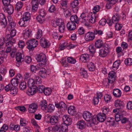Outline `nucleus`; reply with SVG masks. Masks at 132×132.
I'll return each mask as SVG.
<instances>
[{
  "label": "nucleus",
  "mask_w": 132,
  "mask_h": 132,
  "mask_svg": "<svg viewBox=\"0 0 132 132\" xmlns=\"http://www.w3.org/2000/svg\"><path fill=\"white\" fill-rule=\"evenodd\" d=\"M65 28V26L64 24L63 23L59 27V30L61 32H64Z\"/></svg>",
  "instance_id": "62"
},
{
  "label": "nucleus",
  "mask_w": 132,
  "mask_h": 132,
  "mask_svg": "<svg viewBox=\"0 0 132 132\" xmlns=\"http://www.w3.org/2000/svg\"><path fill=\"white\" fill-rule=\"evenodd\" d=\"M68 125L65 123H62L60 125L61 131L62 132H66L68 131Z\"/></svg>",
  "instance_id": "35"
},
{
  "label": "nucleus",
  "mask_w": 132,
  "mask_h": 132,
  "mask_svg": "<svg viewBox=\"0 0 132 132\" xmlns=\"http://www.w3.org/2000/svg\"><path fill=\"white\" fill-rule=\"evenodd\" d=\"M31 122L32 124L35 127L38 129L39 128V127L38 125L37 121L34 119H32L31 120Z\"/></svg>",
  "instance_id": "61"
},
{
  "label": "nucleus",
  "mask_w": 132,
  "mask_h": 132,
  "mask_svg": "<svg viewBox=\"0 0 132 132\" xmlns=\"http://www.w3.org/2000/svg\"><path fill=\"white\" fill-rule=\"evenodd\" d=\"M28 122L23 118H21L20 120V125L21 126H25L27 124Z\"/></svg>",
  "instance_id": "52"
},
{
  "label": "nucleus",
  "mask_w": 132,
  "mask_h": 132,
  "mask_svg": "<svg viewBox=\"0 0 132 132\" xmlns=\"http://www.w3.org/2000/svg\"><path fill=\"white\" fill-rule=\"evenodd\" d=\"M95 37L96 36H102L103 33V31L98 29H95L92 31Z\"/></svg>",
  "instance_id": "19"
},
{
  "label": "nucleus",
  "mask_w": 132,
  "mask_h": 132,
  "mask_svg": "<svg viewBox=\"0 0 132 132\" xmlns=\"http://www.w3.org/2000/svg\"><path fill=\"white\" fill-rule=\"evenodd\" d=\"M102 113L106 115L110 112L109 108L106 106L103 107L102 108Z\"/></svg>",
  "instance_id": "55"
},
{
  "label": "nucleus",
  "mask_w": 132,
  "mask_h": 132,
  "mask_svg": "<svg viewBox=\"0 0 132 132\" xmlns=\"http://www.w3.org/2000/svg\"><path fill=\"white\" fill-rule=\"evenodd\" d=\"M68 111L70 114L72 115H74L76 112L75 107L72 106H69L68 109Z\"/></svg>",
  "instance_id": "31"
},
{
  "label": "nucleus",
  "mask_w": 132,
  "mask_h": 132,
  "mask_svg": "<svg viewBox=\"0 0 132 132\" xmlns=\"http://www.w3.org/2000/svg\"><path fill=\"white\" fill-rule=\"evenodd\" d=\"M42 35V31L41 30L38 29L37 34L36 35V37L37 39H40Z\"/></svg>",
  "instance_id": "54"
},
{
  "label": "nucleus",
  "mask_w": 132,
  "mask_h": 132,
  "mask_svg": "<svg viewBox=\"0 0 132 132\" xmlns=\"http://www.w3.org/2000/svg\"><path fill=\"white\" fill-rule=\"evenodd\" d=\"M37 88H36L37 91L39 93H42L43 92L44 90L45 89L44 86L42 85H37Z\"/></svg>",
  "instance_id": "41"
},
{
  "label": "nucleus",
  "mask_w": 132,
  "mask_h": 132,
  "mask_svg": "<svg viewBox=\"0 0 132 132\" xmlns=\"http://www.w3.org/2000/svg\"><path fill=\"white\" fill-rule=\"evenodd\" d=\"M30 40H28L27 42V48L29 50H33L34 49V47L32 46V44L30 43Z\"/></svg>",
  "instance_id": "60"
},
{
  "label": "nucleus",
  "mask_w": 132,
  "mask_h": 132,
  "mask_svg": "<svg viewBox=\"0 0 132 132\" xmlns=\"http://www.w3.org/2000/svg\"><path fill=\"white\" fill-rule=\"evenodd\" d=\"M103 40L101 39H98L96 41L95 45L97 48H100L103 46Z\"/></svg>",
  "instance_id": "25"
},
{
  "label": "nucleus",
  "mask_w": 132,
  "mask_h": 132,
  "mask_svg": "<svg viewBox=\"0 0 132 132\" xmlns=\"http://www.w3.org/2000/svg\"><path fill=\"white\" fill-rule=\"evenodd\" d=\"M13 36L10 35L9 34L7 35L5 37V44L12 43L13 44L15 42V40L13 38Z\"/></svg>",
  "instance_id": "8"
},
{
  "label": "nucleus",
  "mask_w": 132,
  "mask_h": 132,
  "mask_svg": "<svg viewBox=\"0 0 132 132\" xmlns=\"http://www.w3.org/2000/svg\"><path fill=\"white\" fill-rule=\"evenodd\" d=\"M55 106L57 108L65 110L67 109L66 104L63 102H55Z\"/></svg>",
  "instance_id": "7"
},
{
  "label": "nucleus",
  "mask_w": 132,
  "mask_h": 132,
  "mask_svg": "<svg viewBox=\"0 0 132 132\" xmlns=\"http://www.w3.org/2000/svg\"><path fill=\"white\" fill-rule=\"evenodd\" d=\"M79 4V2L78 0H75L73 1L70 4V6L72 8H73L76 7V9H77V11L78 8L77 7Z\"/></svg>",
  "instance_id": "34"
},
{
  "label": "nucleus",
  "mask_w": 132,
  "mask_h": 132,
  "mask_svg": "<svg viewBox=\"0 0 132 132\" xmlns=\"http://www.w3.org/2000/svg\"><path fill=\"white\" fill-rule=\"evenodd\" d=\"M35 84L34 80L32 79H29L28 82V87L34 86L35 85H34Z\"/></svg>",
  "instance_id": "45"
},
{
  "label": "nucleus",
  "mask_w": 132,
  "mask_h": 132,
  "mask_svg": "<svg viewBox=\"0 0 132 132\" xmlns=\"http://www.w3.org/2000/svg\"><path fill=\"white\" fill-rule=\"evenodd\" d=\"M98 121L101 122H104L106 119V115L102 113H100L97 115Z\"/></svg>",
  "instance_id": "18"
},
{
  "label": "nucleus",
  "mask_w": 132,
  "mask_h": 132,
  "mask_svg": "<svg viewBox=\"0 0 132 132\" xmlns=\"http://www.w3.org/2000/svg\"><path fill=\"white\" fill-rule=\"evenodd\" d=\"M67 26L68 29L69 31L73 30L76 28L75 23L71 22H69L68 23Z\"/></svg>",
  "instance_id": "13"
},
{
  "label": "nucleus",
  "mask_w": 132,
  "mask_h": 132,
  "mask_svg": "<svg viewBox=\"0 0 132 132\" xmlns=\"http://www.w3.org/2000/svg\"><path fill=\"white\" fill-rule=\"evenodd\" d=\"M110 49L108 45H105L102 49L99 50V55L100 57H106L110 52Z\"/></svg>",
  "instance_id": "2"
},
{
  "label": "nucleus",
  "mask_w": 132,
  "mask_h": 132,
  "mask_svg": "<svg viewBox=\"0 0 132 132\" xmlns=\"http://www.w3.org/2000/svg\"><path fill=\"white\" fill-rule=\"evenodd\" d=\"M47 104L46 101L43 100L41 101L40 105L41 109L43 110L46 109L47 107Z\"/></svg>",
  "instance_id": "33"
},
{
  "label": "nucleus",
  "mask_w": 132,
  "mask_h": 132,
  "mask_svg": "<svg viewBox=\"0 0 132 132\" xmlns=\"http://www.w3.org/2000/svg\"><path fill=\"white\" fill-rule=\"evenodd\" d=\"M31 31L28 28L25 29L23 31V36L25 39H27L31 36Z\"/></svg>",
  "instance_id": "20"
},
{
  "label": "nucleus",
  "mask_w": 132,
  "mask_h": 132,
  "mask_svg": "<svg viewBox=\"0 0 132 132\" xmlns=\"http://www.w3.org/2000/svg\"><path fill=\"white\" fill-rule=\"evenodd\" d=\"M0 23L4 27L6 26L7 23V21L4 15L2 13H0Z\"/></svg>",
  "instance_id": "11"
},
{
  "label": "nucleus",
  "mask_w": 132,
  "mask_h": 132,
  "mask_svg": "<svg viewBox=\"0 0 132 132\" xmlns=\"http://www.w3.org/2000/svg\"><path fill=\"white\" fill-rule=\"evenodd\" d=\"M120 18L119 15L117 13L115 14L112 18V22L114 24H117L118 23Z\"/></svg>",
  "instance_id": "27"
},
{
  "label": "nucleus",
  "mask_w": 132,
  "mask_h": 132,
  "mask_svg": "<svg viewBox=\"0 0 132 132\" xmlns=\"http://www.w3.org/2000/svg\"><path fill=\"white\" fill-rule=\"evenodd\" d=\"M18 91V89L15 88V87H13L10 91V94L12 95H15L16 94Z\"/></svg>",
  "instance_id": "57"
},
{
  "label": "nucleus",
  "mask_w": 132,
  "mask_h": 132,
  "mask_svg": "<svg viewBox=\"0 0 132 132\" xmlns=\"http://www.w3.org/2000/svg\"><path fill=\"white\" fill-rule=\"evenodd\" d=\"M100 8V7L98 5H96L95 6L93 9V14H96V12H98Z\"/></svg>",
  "instance_id": "63"
},
{
  "label": "nucleus",
  "mask_w": 132,
  "mask_h": 132,
  "mask_svg": "<svg viewBox=\"0 0 132 132\" xmlns=\"http://www.w3.org/2000/svg\"><path fill=\"white\" fill-rule=\"evenodd\" d=\"M79 20L83 22H86L87 19H86V16L85 14L84 13H82L80 15Z\"/></svg>",
  "instance_id": "40"
},
{
  "label": "nucleus",
  "mask_w": 132,
  "mask_h": 132,
  "mask_svg": "<svg viewBox=\"0 0 132 132\" xmlns=\"http://www.w3.org/2000/svg\"><path fill=\"white\" fill-rule=\"evenodd\" d=\"M67 1L66 0H61L60 1V8L63 10L66 9L67 7Z\"/></svg>",
  "instance_id": "26"
},
{
  "label": "nucleus",
  "mask_w": 132,
  "mask_h": 132,
  "mask_svg": "<svg viewBox=\"0 0 132 132\" xmlns=\"http://www.w3.org/2000/svg\"><path fill=\"white\" fill-rule=\"evenodd\" d=\"M59 120L58 117L55 116H52L50 118V123L51 125H54L57 123Z\"/></svg>",
  "instance_id": "22"
},
{
  "label": "nucleus",
  "mask_w": 132,
  "mask_h": 132,
  "mask_svg": "<svg viewBox=\"0 0 132 132\" xmlns=\"http://www.w3.org/2000/svg\"><path fill=\"white\" fill-rule=\"evenodd\" d=\"M23 6V4L22 2H18L16 4L15 7L16 10H20Z\"/></svg>",
  "instance_id": "50"
},
{
  "label": "nucleus",
  "mask_w": 132,
  "mask_h": 132,
  "mask_svg": "<svg viewBox=\"0 0 132 132\" xmlns=\"http://www.w3.org/2000/svg\"><path fill=\"white\" fill-rule=\"evenodd\" d=\"M53 131L54 132H60L61 131L60 125H56L53 128Z\"/></svg>",
  "instance_id": "51"
},
{
  "label": "nucleus",
  "mask_w": 132,
  "mask_h": 132,
  "mask_svg": "<svg viewBox=\"0 0 132 132\" xmlns=\"http://www.w3.org/2000/svg\"><path fill=\"white\" fill-rule=\"evenodd\" d=\"M125 63L126 65H132V59L128 58L125 61Z\"/></svg>",
  "instance_id": "58"
},
{
  "label": "nucleus",
  "mask_w": 132,
  "mask_h": 132,
  "mask_svg": "<svg viewBox=\"0 0 132 132\" xmlns=\"http://www.w3.org/2000/svg\"><path fill=\"white\" fill-rule=\"evenodd\" d=\"M62 119L65 123L68 125L71 124L72 119L70 117L67 115L64 116L62 118Z\"/></svg>",
  "instance_id": "12"
},
{
  "label": "nucleus",
  "mask_w": 132,
  "mask_h": 132,
  "mask_svg": "<svg viewBox=\"0 0 132 132\" xmlns=\"http://www.w3.org/2000/svg\"><path fill=\"white\" fill-rule=\"evenodd\" d=\"M26 83L25 82H21L19 84V87L20 89L23 90L26 88Z\"/></svg>",
  "instance_id": "47"
},
{
  "label": "nucleus",
  "mask_w": 132,
  "mask_h": 132,
  "mask_svg": "<svg viewBox=\"0 0 132 132\" xmlns=\"http://www.w3.org/2000/svg\"><path fill=\"white\" fill-rule=\"evenodd\" d=\"M114 105L116 107H120L121 108H123L124 106V103L120 100H117L114 102Z\"/></svg>",
  "instance_id": "21"
},
{
  "label": "nucleus",
  "mask_w": 132,
  "mask_h": 132,
  "mask_svg": "<svg viewBox=\"0 0 132 132\" xmlns=\"http://www.w3.org/2000/svg\"><path fill=\"white\" fill-rule=\"evenodd\" d=\"M113 94L114 97H120L121 96L122 92L120 90L116 88L113 89Z\"/></svg>",
  "instance_id": "15"
},
{
  "label": "nucleus",
  "mask_w": 132,
  "mask_h": 132,
  "mask_svg": "<svg viewBox=\"0 0 132 132\" xmlns=\"http://www.w3.org/2000/svg\"><path fill=\"white\" fill-rule=\"evenodd\" d=\"M120 64V60H117L115 61L113 64V69L114 70H117Z\"/></svg>",
  "instance_id": "38"
},
{
  "label": "nucleus",
  "mask_w": 132,
  "mask_h": 132,
  "mask_svg": "<svg viewBox=\"0 0 132 132\" xmlns=\"http://www.w3.org/2000/svg\"><path fill=\"white\" fill-rule=\"evenodd\" d=\"M40 43L41 45L44 48L47 47L50 45L49 42L46 40L44 38H42L40 39Z\"/></svg>",
  "instance_id": "10"
},
{
  "label": "nucleus",
  "mask_w": 132,
  "mask_h": 132,
  "mask_svg": "<svg viewBox=\"0 0 132 132\" xmlns=\"http://www.w3.org/2000/svg\"><path fill=\"white\" fill-rule=\"evenodd\" d=\"M70 20L71 22L78 23H79V19L76 15H72L70 18Z\"/></svg>",
  "instance_id": "30"
},
{
  "label": "nucleus",
  "mask_w": 132,
  "mask_h": 132,
  "mask_svg": "<svg viewBox=\"0 0 132 132\" xmlns=\"http://www.w3.org/2000/svg\"><path fill=\"white\" fill-rule=\"evenodd\" d=\"M24 55L21 53H16V61L19 63H21L24 60Z\"/></svg>",
  "instance_id": "9"
},
{
  "label": "nucleus",
  "mask_w": 132,
  "mask_h": 132,
  "mask_svg": "<svg viewBox=\"0 0 132 132\" xmlns=\"http://www.w3.org/2000/svg\"><path fill=\"white\" fill-rule=\"evenodd\" d=\"M37 86L35 85L32 87H29L27 91V93L29 96H32L37 92Z\"/></svg>",
  "instance_id": "3"
},
{
  "label": "nucleus",
  "mask_w": 132,
  "mask_h": 132,
  "mask_svg": "<svg viewBox=\"0 0 132 132\" xmlns=\"http://www.w3.org/2000/svg\"><path fill=\"white\" fill-rule=\"evenodd\" d=\"M115 73L114 71H110L109 73L108 78L110 80V82L113 83L115 80Z\"/></svg>",
  "instance_id": "16"
},
{
  "label": "nucleus",
  "mask_w": 132,
  "mask_h": 132,
  "mask_svg": "<svg viewBox=\"0 0 132 132\" xmlns=\"http://www.w3.org/2000/svg\"><path fill=\"white\" fill-rule=\"evenodd\" d=\"M67 61L71 64H74L76 62V60L72 57H68L67 59Z\"/></svg>",
  "instance_id": "53"
},
{
  "label": "nucleus",
  "mask_w": 132,
  "mask_h": 132,
  "mask_svg": "<svg viewBox=\"0 0 132 132\" xmlns=\"http://www.w3.org/2000/svg\"><path fill=\"white\" fill-rule=\"evenodd\" d=\"M28 22L24 20V19L22 18L19 21L18 23L20 26L25 27L28 24Z\"/></svg>",
  "instance_id": "32"
},
{
  "label": "nucleus",
  "mask_w": 132,
  "mask_h": 132,
  "mask_svg": "<svg viewBox=\"0 0 132 132\" xmlns=\"http://www.w3.org/2000/svg\"><path fill=\"white\" fill-rule=\"evenodd\" d=\"M95 38L92 31L88 32L85 34V39L87 41L93 40Z\"/></svg>",
  "instance_id": "4"
},
{
  "label": "nucleus",
  "mask_w": 132,
  "mask_h": 132,
  "mask_svg": "<svg viewBox=\"0 0 132 132\" xmlns=\"http://www.w3.org/2000/svg\"><path fill=\"white\" fill-rule=\"evenodd\" d=\"M92 114L87 111H84L83 113V117L84 119L87 121H89L92 119Z\"/></svg>",
  "instance_id": "5"
},
{
  "label": "nucleus",
  "mask_w": 132,
  "mask_h": 132,
  "mask_svg": "<svg viewBox=\"0 0 132 132\" xmlns=\"http://www.w3.org/2000/svg\"><path fill=\"white\" fill-rule=\"evenodd\" d=\"M80 73L81 76L86 78L87 77V71L84 68H81L80 70Z\"/></svg>",
  "instance_id": "43"
},
{
  "label": "nucleus",
  "mask_w": 132,
  "mask_h": 132,
  "mask_svg": "<svg viewBox=\"0 0 132 132\" xmlns=\"http://www.w3.org/2000/svg\"><path fill=\"white\" fill-rule=\"evenodd\" d=\"M6 46L7 47V48L6 50V52L7 53H9L11 51V47L12 46L13 44L12 43H7L5 44Z\"/></svg>",
  "instance_id": "49"
},
{
  "label": "nucleus",
  "mask_w": 132,
  "mask_h": 132,
  "mask_svg": "<svg viewBox=\"0 0 132 132\" xmlns=\"http://www.w3.org/2000/svg\"><path fill=\"white\" fill-rule=\"evenodd\" d=\"M30 43L32 44V46L34 47V48L36 47L37 45H38V41L36 40L32 39L31 40H30Z\"/></svg>",
  "instance_id": "46"
},
{
  "label": "nucleus",
  "mask_w": 132,
  "mask_h": 132,
  "mask_svg": "<svg viewBox=\"0 0 132 132\" xmlns=\"http://www.w3.org/2000/svg\"><path fill=\"white\" fill-rule=\"evenodd\" d=\"M68 43L67 42H64L62 43L60 45L59 48L61 50H62L65 48L67 46H68L67 45Z\"/></svg>",
  "instance_id": "56"
},
{
  "label": "nucleus",
  "mask_w": 132,
  "mask_h": 132,
  "mask_svg": "<svg viewBox=\"0 0 132 132\" xmlns=\"http://www.w3.org/2000/svg\"><path fill=\"white\" fill-rule=\"evenodd\" d=\"M30 13L29 12H27L23 14L22 18L23 19H24V20L28 22L30 18Z\"/></svg>",
  "instance_id": "29"
},
{
  "label": "nucleus",
  "mask_w": 132,
  "mask_h": 132,
  "mask_svg": "<svg viewBox=\"0 0 132 132\" xmlns=\"http://www.w3.org/2000/svg\"><path fill=\"white\" fill-rule=\"evenodd\" d=\"M36 59L39 63L37 64V66L42 67L45 65L46 64V59L45 55L43 53H41L36 56Z\"/></svg>",
  "instance_id": "1"
},
{
  "label": "nucleus",
  "mask_w": 132,
  "mask_h": 132,
  "mask_svg": "<svg viewBox=\"0 0 132 132\" xmlns=\"http://www.w3.org/2000/svg\"><path fill=\"white\" fill-rule=\"evenodd\" d=\"M89 21L92 23H94L97 18V15L96 14H93L92 15H89Z\"/></svg>",
  "instance_id": "24"
},
{
  "label": "nucleus",
  "mask_w": 132,
  "mask_h": 132,
  "mask_svg": "<svg viewBox=\"0 0 132 132\" xmlns=\"http://www.w3.org/2000/svg\"><path fill=\"white\" fill-rule=\"evenodd\" d=\"M77 127L80 129H82L85 128L86 124L85 121L81 120L78 121L77 123Z\"/></svg>",
  "instance_id": "14"
},
{
  "label": "nucleus",
  "mask_w": 132,
  "mask_h": 132,
  "mask_svg": "<svg viewBox=\"0 0 132 132\" xmlns=\"http://www.w3.org/2000/svg\"><path fill=\"white\" fill-rule=\"evenodd\" d=\"M88 68L89 70L93 71L95 69V66L94 64L92 62H89L88 63L87 65Z\"/></svg>",
  "instance_id": "37"
},
{
  "label": "nucleus",
  "mask_w": 132,
  "mask_h": 132,
  "mask_svg": "<svg viewBox=\"0 0 132 132\" xmlns=\"http://www.w3.org/2000/svg\"><path fill=\"white\" fill-rule=\"evenodd\" d=\"M5 8L9 14H11L13 13L14 10L13 6L12 5H9L5 7Z\"/></svg>",
  "instance_id": "23"
},
{
  "label": "nucleus",
  "mask_w": 132,
  "mask_h": 132,
  "mask_svg": "<svg viewBox=\"0 0 132 132\" xmlns=\"http://www.w3.org/2000/svg\"><path fill=\"white\" fill-rule=\"evenodd\" d=\"M46 70L45 69H42L39 72V75L42 78H45L47 76Z\"/></svg>",
  "instance_id": "36"
},
{
  "label": "nucleus",
  "mask_w": 132,
  "mask_h": 132,
  "mask_svg": "<svg viewBox=\"0 0 132 132\" xmlns=\"http://www.w3.org/2000/svg\"><path fill=\"white\" fill-rule=\"evenodd\" d=\"M111 98V96L108 94L105 95L104 96V99L105 101L107 102L110 100Z\"/></svg>",
  "instance_id": "64"
},
{
  "label": "nucleus",
  "mask_w": 132,
  "mask_h": 132,
  "mask_svg": "<svg viewBox=\"0 0 132 132\" xmlns=\"http://www.w3.org/2000/svg\"><path fill=\"white\" fill-rule=\"evenodd\" d=\"M41 79L38 76H35L34 80L35 84L37 85L41 84L42 82Z\"/></svg>",
  "instance_id": "39"
},
{
  "label": "nucleus",
  "mask_w": 132,
  "mask_h": 132,
  "mask_svg": "<svg viewBox=\"0 0 132 132\" xmlns=\"http://www.w3.org/2000/svg\"><path fill=\"white\" fill-rule=\"evenodd\" d=\"M37 104L36 103H32L30 104L28 108L29 112L31 113L35 112L37 109Z\"/></svg>",
  "instance_id": "6"
},
{
  "label": "nucleus",
  "mask_w": 132,
  "mask_h": 132,
  "mask_svg": "<svg viewBox=\"0 0 132 132\" xmlns=\"http://www.w3.org/2000/svg\"><path fill=\"white\" fill-rule=\"evenodd\" d=\"M110 80L108 78L104 79L103 82V84L106 86L109 85L110 84L113 83L112 82H110Z\"/></svg>",
  "instance_id": "48"
},
{
  "label": "nucleus",
  "mask_w": 132,
  "mask_h": 132,
  "mask_svg": "<svg viewBox=\"0 0 132 132\" xmlns=\"http://www.w3.org/2000/svg\"><path fill=\"white\" fill-rule=\"evenodd\" d=\"M123 115L121 113H116L115 115V120L117 122L120 121L123 118Z\"/></svg>",
  "instance_id": "42"
},
{
  "label": "nucleus",
  "mask_w": 132,
  "mask_h": 132,
  "mask_svg": "<svg viewBox=\"0 0 132 132\" xmlns=\"http://www.w3.org/2000/svg\"><path fill=\"white\" fill-rule=\"evenodd\" d=\"M80 59L83 62H87L89 60V56L87 54H83L81 55Z\"/></svg>",
  "instance_id": "17"
},
{
  "label": "nucleus",
  "mask_w": 132,
  "mask_h": 132,
  "mask_svg": "<svg viewBox=\"0 0 132 132\" xmlns=\"http://www.w3.org/2000/svg\"><path fill=\"white\" fill-rule=\"evenodd\" d=\"M19 82V79L18 78H14L11 80V84L13 87H15L17 86Z\"/></svg>",
  "instance_id": "28"
},
{
  "label": "nucleus",
  "mask_w": 132,
  "mask_h": 132,
  "mask_svg": "<svg viewBox=\"0 0 132 132\" xmlns=\"http://www.w3.org/2000/svg\"><path fill=\"white\" fill-rule=\"evenodd\" d=\"M106 119L107 122L111 123L112 124H114L115 122L114 119L113 118L109 117L106 118Z\"/></svg>",
  "instance_id": "59"
},
{
  "label": "nucleus",
  "mask_w": 132,
  "mask_h": 132,
  "mask_svg": "<svg viewBox=\"0 0 132 132\" xmlns=\"http://www.w3.org/2000/svg\"><path fill=\"white\" fill-rule=\"evenodd\" d=\"M52 92V90L51 88L47 87L45 88L43 92L44 94L46 95H50Z\"/></svg>",
  "instance_id": "44"
}]
</instances>
